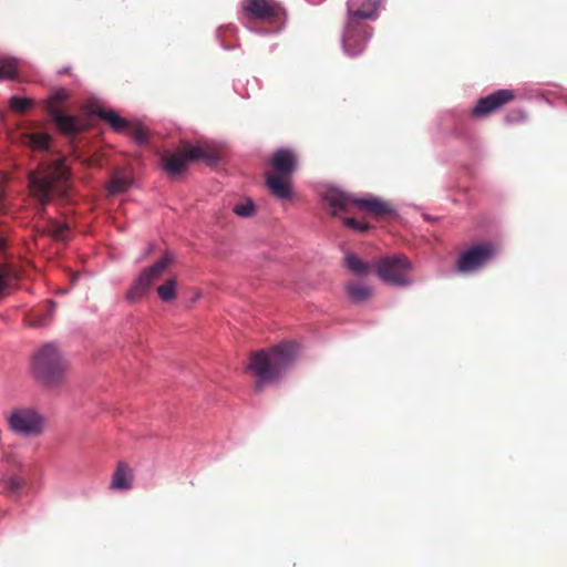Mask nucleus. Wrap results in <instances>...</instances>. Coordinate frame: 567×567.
Returning <instances> with one entry per match:
<instances>
[{
    "label": "nucleus",
    "mask_w": 567,
    "mask_h": 567,
    "mask_svg": "<svg viewBox=\"0 0 567 567\" xmlns=\"http://www.w3.org/2000/svg\"><path fill=\"white\" fill-rule=\"evenodd\" d=\"M153 248H154L153 245H148L146 248L145 255H148L153 250Z\"/></svg>",
    "instance_id": "33"
},
{
    "label": "nucleus",
    "mask_w": 567,
    "mask_h": 567,
    "mask_svg": "<svg viewBox=\"0 0 567 567\" xmlns=\"http://www.w3.org/2000/svg\"><path fill=\"white\" fill-rule=\"evenodd\" d=\"M17 73V61L12 58L0 59V81L8 80Z\"/></svg>",
    "instance_id": "23"
},
{
    "label": "nucleus",
    "mask_w": 567,
    "mask_h": 567,
    "mask_svg": "<svg viewBox=\"0 0 567 567\" xmlns=\"http://www.w3.org/2000/svg\"><path fill=\"white\" fill-rule=\"evenodd\" d=\"M381 0H348V18L342 35L343 50L348 55L361 53L371 38L370 27L362 22L375 19Z\"/></svg>",
    "instance_id": "2"
},
{
    "label": "nucleus",
    "mask_w": 567,
    "mask_h": 567,
    "mask_svg": "<svg viewBox=\"0 0 567 567\" xmlns=\"http://www.w3.org/2000/svg\"><path fill=\"white\" fill-rule=\"evenodd\" d=\"M194 159L215 162L218 159L217 152L207 143L198 145H185L182 151L163 156V165L167 173L176 175L182 173L187 163Z\"/></svg>",
    "instance_id": "8"
},
{
    "label": "nucleus",
    "mask_w": 567,
    "mask_h": 567,
    "mask_svg": "<svg viewBox=\"0 0 567 567\" xmlns=\"http://www.w3.org/2000/svg\"><path fill=\"white\" fill-rule=\"evenodd\" d=\"M346 290L351 301L357 303L368 300L373 293L372 289L363 284H349Z\"/></svg>",
    "instance_id": "22"
},
{
    "label": "nucleus",
    "mask_w": 567,
    "mask_h": 567,
    "mask_svg": "<svg viewBox=\"0 0 567 567\" xmlns=\"http://www.w3.org/2000/svg\"><path fill=\"white\" fill-rule=\"evenodd\" d=\"M344 262L347 268L357 276H367L371 271V265L359 258L355 254H347Z\"/></svg>",
    "instance_id": "20"
},
{
    "label": "nucleus",
    "mask_w": 567,
    "mask_h": 567,
    "mask_svg": "<svg viewBox=\"0 0 567 567\" xmlns=\"http://www.w3.org/2000/svg\"><path fill=\"white\" fill-rule=\"evenodd\" d=\"M131 187V179L123 171L113 173L111 182L107 186L111 195H116L126 192Z\"/></svg>",
    "instance_id": "21"
},
{
    "label": "nucleus",
    "mask_w": 567,
    "mask_h": 567,
    "mask_svg": "<svg viewBox=\"0 0 567 567\" xmlns=\"http://www.w3.org/2000/svg\"><path fill=\"white\" fill-rule=\"evenodd\" d=\"M174 260V254L166 251L157 261L144 268L128 288L125 299L131 303L142 300Z\"/></svg>",
    "instance_id": "7"
},
{
    "label": "nucleus",
    "mask_w": 567,
    "mask_h": 567,
    "mask_svg": "<svg viewBox=\"0 0 567 567\" xmlns=\"http://www.w3.org/2000/svg\"><path fill=\"white\" fill-rule=\"evenodd\" d=\"M10 105L16 111L24 112L31 105V101L24 97L13 96L10 100Z\"/></svg>",
    "instance_id": "27"
},
{
    "label": "nucleus",
    "mask_w": 567,
    "mask_h": 567,
    "mask_svg": "<svg viewBox=\"0 0 567 567\" xmlns=\"http://www.w3.org/2000/svg\"><path fill=\"white\" fill-rule=\"evenodd\" d=\"M101 118L106 121L115 132L127 133L137 144L146 141V132L140 125H131L113 110L99 109L95 111Z\"/></svg>",
    "instance_id": "11"
},
{
    "label": "nucleus",
    "mask_w": 567,
    "mask_h": 567,
    "mask_svg": "<svg viewBox=\"0 0 567 567\" xmlns=\"http://www.w3.org/2000/svg\"><path fill=\"white\" fill-rule=\"evenodd\" d=\"M507 121H508V122H512V121H514V118H512V117H509V116H508V117H507Z\"/></svg>",
    "instance_id": "35"
},
{
    "label": "nucleus",
    "mask_w": 567,
    "mask_h": 567,
    "mask_svg": "<svg viewBox=\"0 0 567 567\" xmlns=\"http://www.w3.org/2000/svg\"><path fill=\"white\" fill-rule=\"evenodd\" d=\"M373 268L380 280L394 287H409L413 284L410 272L413 270L412 261L403 254L380 257L373 262Z\"/></svg>",
    "instance_id": "6"
},
{
    "label": "nucleus",
    "mask_w": 567,
    "mask_h": 567,
    "mask_svg": "<svg viewBox=\"0 0 567 567\" xmlns=\"http://www.w3.org/2000/svg\"><path fill=\"white\" fill-rule=\"evenodd\" d=\"M519 114V118H524V115L522 114V112H518Z\"/></svg>",
    "instance_id": "34"
},
{
    "label": "nucleus",
    "mask_w": 567,
    "mask_h": 567,
    "mask_svg": "<svg viewBox=\"0 0 567 567\" xmlns=\"http://www.w3.org/2000/svg\"><path fill=\"white\" fill-rule=\"evenodd\" d=\"M69 369L61 349L54 343H44L37 348L30 362V372L43 386H56L64 382Z\"/></svg>",
    "instance_id": "3"
},
{
    "label": "nucleus",
    "mask_w": 567,
    "mask_h": 567,
    "mask_svg": "<svg viewBox=\"0 0 567 567\" xmlns=\"http://www.w3.org/2000/svg\"><path fill=\"white\" fill-rule=\"evenodd\" d=\"M4 238H3V235L2 233L0 231V251L4 249Z\"/></svg>",
    "instance_id": "32"
},
{
    "label": "nucleus",
    "mask_w": 567,
    "mask_h": 567,
    "mask_svg": "<svg viewBox=\"0 0 567 567\" xmlns=\"http://www.w3.org/2000/svg\"><path fill=\"white\" fill-rule=\"evenodd\" d=\"M514 99V93L511 90H498L483 99H481L473 109V115L483 117L491 112L499 109L502 105L508 103Z\"/></svg>",
    "instance_id": "13"
},
{
    "label": "nucleus",
    "mask_w": 567,
    "mask_h": 567,
    "mask_svg": "<svg viewBox=\"0 0 567 567\" xmlns=\"http://www.w3.org/2000/svg\"><path fill=\"white\" fill-rule=\"evenodd\" d=\"M55 308V305L53 302L50 303V309L47 312L45 318L34 319L31 324L33 326H42L45 323L47 319L52 315L53 310Z\"/></svg>",
    "instance_id": "30"
},
{
    "label": "nucleus",
    "mask_w": 567,
    "mask_h": 567,
    "mask_svg": "<svg viewBox=\"0 0 567 567\" xmlns=\"http://www.w3.org/2000/svg\"><path fill=\"white\" fill-rule=\"evenodd\" d=\"M10 426L16 433L33 436L41 433L43 419L35 411L18 410L10 416Z\"/></svg>",
    "instance_id": "10"
},
{
    "label": "nucleus",
    "mask_w": 567,
    "mask_h": 567,
    "mask_svg": "<svg viewBox=\"0 0 567 567\" xmlns=\"http://www.w3.org/2000/svg\"><path fill=\"white\" fill-rule=\"evenodd\" d=\"M177 285L175 277L167 278L156 288L158 298L166 303L173 302L177 298Z\"/></svg>",
    "instance_id": "19"
},
{
    "label": "nucleus",
    "mask_w": 567,
    "mask_h": 567,
    "mask_svg": "<svg viewBox=\"0 0 567 567\" xmlns=\"http://www.w3.org/2000/svg\"><path fill=\"white\" fill-rule=\"evenodd\" d=\"M69 178V168L63 158H56L40 172L32 173L29 179L30 192L44 205L53 192L65 193L62 184Z\"/></svg>",
    "instance_id": "5"
},
{
    "label": "nucleus",
    "mask_w": 567,
    "mask_h": 567,
    "mask_svg": "<svg viewBox=\"0 0 567 567\" xmlns=\"http://www.w3.org/2000/svg\"><path fill=\"white\" fill-rule=\"evenodd\" d=\"M343 223L347 227L352 228L354 230H359V231H363L368 228V226L364 223L359 221L351 217L343 218Z\"/></svg>",
    "instance_id": "29"
},
{
    "label": "nucleus",
    "mask_w": 567,
    "mask_h": 567,
    "mask_svg": "<svg viewBox=\"0 0 567 567\" xmlns=\"http://www.w3.org/2000/svg\"><path fill=\"white\" fill-rule=\"evenodd\" d=\"M299 347L295 341H281L252 352L245 367L256 392L279 383L297 361Z\"/></svg>",
    "instance_id": "1"
},
{
    "label": "nucleus",
    "mask_w": 567,
    "mask_h": 567,
    "mask_svg": "<svg viewBox=\"0 0 567 567\" xmlns=\"http://www.w3.org/2000/svg\"><path fill=\"white\" fill-rule=\"evenodd\" d=\"M203 296V292L200 290H195L193 301H197Z\"/></svg>",
    "instance_id": "31"
},
{
    "label": "nucleus",
    "mask_w": 567,
    "mask_h": 567,
    "mask_svg": "<svg viewBox=\"0 0 567 567\" xmlns=\"http://www.w3.org/2000/svg\"><path fill=\"white\" fill-rule=\"evenodd\" d=\"M272 169L266 174V185L271 194L280 199L292 198L291 175L297 167V155L290 148H280L270 159Z\"/></svg>",
    "instance_id": "4"
},
{
    "label": "nucleus",
    "mask_w": 567,
    "mask_h": 567,
    "mask_svg": "<svg viewBox=\"0 0 567 567\" xmlns=\"http://www.w3.org/2000/svg\"><path fill=\"white\" fill-rule=\"evenodd\" d=\"M135 482L134 470L126 463H117L110 484L109 489L112 492H130Z\"/></svg>",
    "instance_id": "14"
},
{
    "label": "nucleus",
    "mask_w": 567,
    "mask_h": 567,
    "mask_svg": "<svg viewBox=\"0 0 567 567\" xmlns=\"http://www.w3.org/2000/svg\"><path fill=\"white\" fill-rule=\"evenodd\" d=\"M50 142L51 137L47 133L24 132L21 135V143L30 146L32 150H47Z\"/></svg>",
    "instance_id": "18"
},
{
    "label": "nucleus",
    "mask_w": 567,
    "mask_h": 567,
    "mask_svg": "<svg viewBox=\"0 0 567 567\" xmlns=\"http://www.w3.org/2000/svg\"><path fill=\"white\" fill-rule=\"evenodd\" d=\"M243 10L254 19H269L282 13V8L275 0H244Z\"/></svg>",
    "instance_id": "12"
},
{
    "label": "nucleus",
    "mask_w": 567,
    "mask_h": 567,
    "mask_svg": "<svg viewBox=\"0 0 567 567\" xmlns=\"http://www.w3.org/2000/svg\"><path fill=\"white\" fill-rule=\"evenodd\" d=\"M256 207L251 199H246L236 204L233 208V212L243 218L250 217L255 214Z\"/></svg>",
    "instance_id": "26"
},
{
    "label": "nucleus",
    "mask_w": 567,
    "mask_h": 567,
    "mask_svg": "<svg viewBox=\"0 0 567 567\" xmlns=\"http://www.w3.org/2000/svg\"><path fill=\"white\" fill-rule=\"evenodd\" d=\"M496 254L497 249L494 245H476L460 256L456 268L462 274L474 272L485 266Z\"/></svg>",
    "instance_id": "9"
},
{
    "label": "nucleus",
    "mask_w": 567,
    "mask_h": 567,
    "mask_svg": "<svg viewBox=\"0 0 567 567\" xmlns=\"http://www.w3.org/2000/svg\"><path fill=\"white\" fill-rule=\"evenodd\" d=\"M49 112L58 128L64 133H74L81 131L84 127V124L81 120L64 114L58 109L51 107Z\"/></svg>",
    "instance_id": "17"
},
{
    "label": "nucleus",
    "mask_w": 567,
    "mask_h": 567,
    "mask_svg": "<svg viewBox=\"0 0 567 567\" xmlns=\"http://www.w3.org/2000/svg\"><path fill=\"white\" fill-rule=\"evenodd\" d=\"M323 199L332 209V214L337 215L340 212H348L349 207L353 205L354 197L347 195L339 188L328 187L323 194Z\"/></svg>",
    "instance_id": "15"
},
{
    "label": "nucleus",
    "mask_w": 567,
    "mask_h": 567,
    "mask_svg": "<svg viewBox=\"0 0 567 567\" xmlns=\"http://www.w3.org/2000/svg\"><path fill=\"white\" fill-rule=\"evenodd\" d=\"M18 278L17 272L11 268L0 269V297L11 287L12 281Z\"/></svg>",
    "instance_id": "25"
},
{
    "label": "nucleus",
    "mask_w": 567,
    "mask_h": 567,
    "mask_svg": "<svg viewBox=\"0 0 567 567\" xmlns=\"http://www.w3.org/2000/svg\"><path fill=\"white\" fill-rule=\"evenodd\" d=\"M47 230L56 240H65L69 234V226L64 223L51 220Z\"/></svg>",
    "instance_id": "24"
},
{
    "label": "nucleus",
    "mask_w": 567,
    "mask_h": 567,
    "mask_svg": "<svg viewBox=\"0 0 567 567\" xmlns=\"http://www.w3.org/2000/svg\"><path fill=\"white\" fill-rule=\"evenodd\" d=\"M353 205H357L361 209L365 210L367 213L375 216L381 217L386 214L391 213V207L385 202L381 200L378 197L368 196L362 198L354 197Z\"/></svg>",
    "instance_id": "16"
},
{
    "label": "nucleus",
    "mask_w": 567,
    "mask_h": 567,
    "mask_svg": "<svg viewBox=\"0 0 567 567\" xmlns=\"http://www.w3.org/2000/svg\"><path fill=\"white\" fill-rule=\"evenodd\" d=\"M6 484L12 493H19L23 486V480L19 476H10Z\"/></svg>",
    "instance_id": "28"
}]
</instances>
